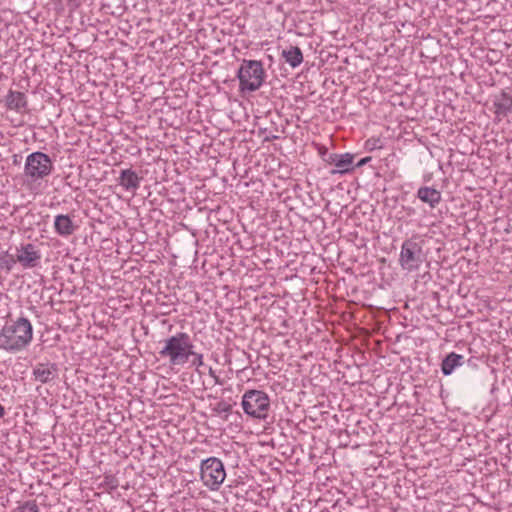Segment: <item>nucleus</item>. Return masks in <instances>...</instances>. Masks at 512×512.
Wrapping results in <instances>:
<instances>
[{
	"label": "nucleus",
	"mask_w": 512,
	"mask_h": 512,
	"mask_svg": "<svg viewBox=\"0 0 512 512\" xmlns=\"http://www.w3.org/2000/svg\"><path fill=\"white\" fill-rule=\"evenodd\" d=\"M371 160V157H365V158H362L357 164H356V167H362L364 166L366 163H368L369 161Z\"/></svg>",
	"instance_id": "obj_23"
},
{
	"label": "nucleus",
	"mask_w": 512,
	"mask_h": 512,
	"mask_svg": "<svg viewBox=\"0 0 512 512\" xmlns=\"http://www.w3.org/2000/svg\"><path fill=\"white\" fill-rule=\"evenodd\" d=\"M190 357H193V360H192V365L195 366L196 368H199L201 366L204 365V362H203V354L201 353H197L195 352L193 349H192V354H190Z\"/></svg>",
	"instance_id": "obj_22"
},
{
	"label": "nucleus",
	"mask_w": 512,
	"mask_h": 512,
	"mask_svg": "<svg viewBox=\"0 0 512 512\" xmlns=\"http://www.w3.org/2000/svg\"><path fill=\"white\" fill-rule=\"evenodd\" d=\"M271 138H272V139H277V138H278V136L274 135V136H272Z\"/></svg>",
	"instance_id": "obj_29"
},
{
	"label": "nucleus",
	"mask_w": 512,
	"mask_h": 512,
	"mask_svg": "<svg viewBox=\"0 0 512 512\" xmlns=\"http://www.w3.org/2000/svg\"><path fill=\"white\" fill-rule=\"evenodd\" d=\"M241 405L248 416L265 419L270 408V398L264 391L252 389L244 393Z\"/></svg>",
	"instance_id": "obj_4"
},
{
	"label": "nucleus",
	"mask_w": 512,
	"mask_h": 512,
	"mask_svg": "<svg viewBox=\"0 0 512 512\" xmlns=\"http://www.w3.org/2000/svg\"><path fill=\"white\" fill-rule=\"evenodd\" d=\"M53 162L51 158L41 152L36 151L29 154L25 161L24 175L31 181L43 180L51 174Z\"/></svg>",
	"instance_id": "obj_5"
},
{
	"label": "nucleus",
	"mask_w": 512,
	"mask_h": 512,
	"mask_svg": "<svg viewBox=\"0 0 512 512\" xmlns=\"http://www.w3.org/2000/svg\"><path fill=\"white\" fill-rule=\"evenodd\" d=\"M376 142H377V140H368L366 142V144L369 145V146L371 145V148L373 149V148L376 147Z\"/></svg>",
	"instance_id": "obj_24"
},
{
	"label": "nucleus",
	"mask_w": 512,
	"mask_h": 512,
	"mask_svg": "<svg viewBox=\"0 0 512 512\" xmlns=\"http://www.w3.org/2000/svg\"><path fill=\"white\" fill-rule=\"evenodd\" d=\"M14 512H40L39 508L34 500L26 501L22 505L18 506Z\"/></svg>",
	"instance_id": "obj_19"
},
{
	"label": "nucleus",
	"mask_w": 512,
	"mask_h": 512,
	"mask_svg": "<svg viewBox=\"0 0 512 512\" xmlns=\"http://www.w3.org/2000/svg\"><path fill=\"white\" fill-rule=\"evenodd\" d=\"M6 106L10 110L20 111L27 107V98L23 92L10 90L6 96Z\"/></svg>",
	"instance_id": "obj_15"
},
{
	"label": "nucleus",
	"mask_w": 512,
	"mask_h": 512,
	"mask_svg": "<svg viewBox=\"0 0 512 512\" xmlns=\"http://www.w3.org/2000/svg\"><path fill=\"white\" fill-rule=\"evenodd\" d=\"M417 197L431 208H435L442 199L441 192L432 187H420L417 191Z\"/></svg>",
	"instance_id": "obj_13"
},
{
	"label": "nucleus",
	"mask_w": 512,
	"mask_h": 512,
	"mask_svg": "<svg viewBox=\"0 0 512 512\" xmlns=\"http://www.w3.org/2000/svg\"><path fill=\"white\" fill-rule=\"evenodd\" d=\"M5 414V409L4 407L0 404V418H2Z\"/></svg>",
	"instance_id": "obj_27"
},
{
	"label": "nucleus",
	"mask_w": 512,
	"mask_h": 512,
	"mask_svg": "<svg viewBox=\"0 0 512 512\" xmlns=\"http://www.w3.org/2000/svg\"><path fill=\"white\" fill-rule=\"evenodd\" d=\"M231 410H232V406L225 401L218 402L216 404V406L214 407V411L217 412L218 414L230 413Z\"/></svg>",
	"instance_id": "obj_21"
},
{
	"label": "nucleus",
	"mask_w": 512,
	"mask_h": 512,
	"mask_svg": "<svg viewBox=\"0 0 512 512\" xmlns=\"http://www.w3.org/2000/svg\"><path fill=\"white\" fill-rule=\"evenodd\" d=\"M32 374L36 381L46 384L58 377L59 368L56 363L52 362L37 363L33 368Z\"/></svg>",
	"instance_id": "obj_8"
},
{
	"label": "nucleus",
	"mask_w": 512,
	"mask_h": 512,
	"mask_svg": "<svg viewBox=\"0 0 512 512\" xmlns=\"http://www.w3.org/2000/svg\"><path fill=\"white\" fill-rule=\"evenodd\" d=\"M54 228L60 236L67 237L74 233L76 227L68 215L59 214L55 217Z\"/></svg>",
	"instance_id": "obj_14"
},
{
	"label": "nucleus",
	"mask_w": 512,
	"mask_h": 512,
	"mask_svg": "<svg viewBox=\"0 0 512 512\" xmlns=\"http://www.w3.org/2000/svg\"><path fill=\"white\" fill-rule=\"evenodd\" d=\"M237 78L240 91L254 92L258 90L265 80L262 62L244 59L238 69Z\"/></svg>",
	"instance_id": "obj_3"
},
{
	"label": "nucleus",
	"mask_w": 512,
	"mask_h": 512,
	"mask_svg": "<svg viewBox=\"0 0 512 512\" xmlns=\"http://www.w3.org/2000/svg\"><path fill=\"white\" fill-rule=\"evenodd\" d=\"M493 104L497 115L507 116L512 112V97L506 92L497 96Z\"/></svg>",
	"instance_id": "obj_16"
},
{
	"label": "nucleus",
	"mask_w": 512,
	"mask_h": 512,
	"mask_svg": "<svg viewBox=\"0 0 512 512\" xmlns=\"http://www.w3.org/2000/svg\"><path fill=\"white\" fill-rule=\"evenodd\" d=\"M33 339V327L25 317L7 322L0 331V349L7 352H19Z\"/></svg>",
	"instance_id": "obj_1"
},
{
	"label": "nucleus",
	"mask_w": 512,
	"mask_h": 512,
	"mask_svg": "<svg viewBox=\"0 0 512 512\" xmlns=\"http://www.w3.org/2000/svg\"><path fill=\"white\" fill-rule=\"evenodd\" d=\"M215 384H222V381L220 380L219 376H215L214 378Z\"/></svg>",
	"instance_id": "obj_28"
},
{
	"label": "nucleus",
	"mask_w": 512,
	"mask_h": 512,
	"mask_svg": "<svg viewBox=\"0 0 512 512\" xmlns=\"http://www.w3.org/2000/svg\"><path fill=\"white\" fill-rule=\"evenodd\" d=\"M193 348L190 335L178 332L164 340V346L159 351V355L167 358L172 366H182L189 360Z\"/></svg>",
	"instance_id": "obj_2"
},
{
	"label": "nucleus",
	"mask_w": 512,
	"mask_h": 512,
	"mask_svg": "<svg viewBox=\"0 0 512 512\" xmlns=\"http://www.w3.org/2000/svg\"><path fill=\"white\" fill-rule=\"evenodd\" d=\"M16 261L17 259L15 260L12 256L5 255L4 257L0 258V267L10 271L15 265Z\"/></svg>",
	"instance_id": "obj_20"
},
{
	"label": "nucleus",
	"mask_w": 512,
	"mask_h": 512,
	"mask_svg": "<svg viewBox=\"0 0 512 512\" xmlns=\"http://www.w3.org/2000/svg\"><path fill=\"white\" fill-rule=\"evenodd\" d=\"M17 261L24 268H33L37 266L41 255L38 250L35 249L33 244L22 245L17 249Z\"/></svg>",
	"instance_id": "obj_9"
},
{
	"label": "nucleus",
	"mask_w": 512,
	"mask_h": 512,
	"mask_svg": "<svg viewBox=\"0 0 512 512\" xmlns=\"http://www.w3.org/2000/svg\"><path fill=\"white\" fill-rule=\"evenodd\" d=\"M142 178L138 176V174L132 169H123L120 172V176L118 178V183L122 186L126 191H131L133 193L138 190L140 187Z\"/></svg>",
	"instance_id": "obj_11"
},
{
	"label": "nucleus",
	"mask_w": 512,
	"mask_h": 512,
	"mask_svg": "<svg viewBox=\"0 0 512 512\" xmlns=\"http://www.w3.org/2000/svg\"><path fill=\"white\" fill-rule=\"evenodd\" d=\"M282 56L285 61L293 68L299 66L303 61V55L298 47H291L288 50H283Z\"/></svg>",
	"instance_id": "obj_17"
},
{
	"label": "nucleus",
	"mask_w": 512,
	"mask_h": 512,
	"mask_svg": "<svg viewBox=\"0 0 512 512\" xmlns=\"http://www.w3.org/2000/svg\"><path fill=\"white\" fill-rule=\"evenodd\" d=\"M422 39L425 40V41H434V38L431 37L430 34H428L427 37H422Z\"/></svg>",
	"instance_id": "obj_26"
},
{
	"label": "nucleus",
	"mask_w": 512,
	"mask_h": 512,
	"mask_svg": "<svg viewBox=\"0 0 512 512\" xmlns=\"http://www.w3.org/2000/svg\"><path fill=\"white\" fill-rule=\"evenodd\" d=\"M423 260L422 246L416 241V238L407 239L402 243L399 264L404 270H417Z\"/></svg>",
	"instance_id": "obj_7"
},
{
	"label": "nucleus",
	"mask_w": 512,
	"mask_h": 512,
	"mask_svg": "<svg viewBox=\"0 0 512 512\" xmlns=\"http://www.w3.org/2000/svg\"><path fill=\"white\" fill-rule=\"evenodd\" d=\"M353 160L354 155L351 153L331 154L328 162L336 167V169L331 171V174H345L351 172L354 169Z\"/></svg>",
	"instance_id": "obj_10"
},
{
	"label": "nucleus",
	"mask_w": 512,
	"mask_h": 512,
	"mask_svg": "<svg viewBox=\"0 0 512 512\" xmlns=\"http://www.w3.org/2000/svg\"><path fill=\"white\" fill-rule=\"evenodd\" d=\"M209 375L214 378L216 376V372L210 367L208 371Z\"/></svg>",
	"instance_id": "obj_25"
},
{
	"label": "nucleus",
	"mask_w": 512,
	"mask_h": 512,
	"mask_svg": "<svg viewBox=\"0 0 512 512\" xmlns=\"http://www.w3.org/2000/svg\"><path fill=\"white\" fill-rule=\"evenodd\" d=\"M172 40V34H162L159 35L157 38L153 39L151 41V44L155 49H157V51L165 52L167 50H172V48L176 46V44L173 43Z\"/></svg>",
	"instance_id": "obj_18"
},
{
	"label": "nucleus",
	"mask_w": 512,
	"mask_h": 512,
	"mask_svg": "<svg viewBox=\"0 0 512 512\" xmlns=\"http://www.w3.org/2000/svg\"><path fill=\"white\" fill-rule=\"evenodd\" d=\"M200 478L210 490H218L226 478L223 462L216 457H209L201 461Z\"/></svg>",
	"instance_id": "obj_6"
},
{
	"label": "nucleus",
	"mask_w": 512,
	"mask_h": 512,
	"mask_svg": "<svg viewBox=\"0 0 512 512\" xmlns=\"http://www.w3.org/2000/svg\"><path fill=\"white\" fill-rule=\"evenodd\" d=\"M464 364V356L455 352L449 353L441 363V372L445 376L451 375L456 368Z\"/></svg>",
	"instance_id": "obj_12"
}]
</instances>
